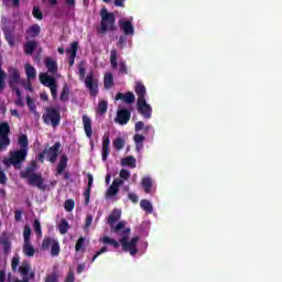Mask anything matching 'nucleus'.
<instances>
[{"instance_id":"56","label":"nucleus","mask_w":282,"mask_h":282,"mask_svg":"<svg viewBox=\"0 0 282 282\" xmlns=\"http://www.w3.org/2000/svg\"><path fill=\"white\" fill-rule=\"evenodd\" d=\"M119 74H129V68L127 67V62H119Z\"/></svg>"},{"instance_id":"31","label":"nucleus","mask_w":282,"mask_h":282,"mask_svg":"<svg viewBox=\"0 0 282 282\" xmlns=\"http://www.w3.org/2000/svg\"><path fill=\"white\" fill-rule=\"evenodd\" d=\"M24 69L28 80H34L36 78V68L34 66L25 64Z\"/></svg>"},{"instance_id":"14","label":"nucleus","mask_w":282,"mask_h":282,"mask_svg":"<svg viewBox=\"0 0 282 282\" xmlns=\"http://www.w3.org/2000/svg\"><path fill=\"white\" fill-rule=\"evenodd\" d=\"M82 120H83L85 134L88 138V140H90L91 137L94 135V130L91 128V118H89V116L87 115H83ZM90 145L94 147V140H90Z\"/></svg>"},{"instance_id":"19","label":"nucleus","mask_w":282,"mask_h":282,"mask_svg":"<svg viewBox=\"0 0 282 282\" xmlns=\"http://www.w3.org/2000/svg\"><path fill=\"white\" fill-rule=\"evenodd\" d=\"M66 54H69L68 65L72 67L76 62V55L78 54V42H73L70 47L66 50Z\"/></svg>"},{"instance_id":"61","label":"nucleus","mask_w":282,"mask_h":282,"mask_svg":"<svg viewBox=\"0 0 282 282\" xmlns=\"http://www.w3.org/2000/svg\"><path fill=\"white\" fill-rule=\"evenodd\" d=\"M11 141H3V139H0V152L6 151L8 147H10Z\"/></svg>"},{"instance_id":"64","label":"nucleus","mask_w":282,"mask_h":282,"mask_svg":"<svg viewBox=\"0 0 282 282\" xmlns=\"http://www.w3.org/2000/svg\"><path fill=\"white\" fill-rule=\"evenodd\" d=\"M142 129H144V122H143V121H138V122H135V124H134V131H135V132L142 131Z\"/></svg>"},{"instance_id":"30","label":"nucleus","mask_w":282,"mask_h":282,"mask_svg":"<svg viewBox=\"0 0 282 282\" xmlns=\"http://www.w3.org/2000/svg\"><path fill=\"white\" fill-rule=\"evenodd\" d=\"M18 144L20 147V151H26V153H28V149L30 147V141L28 140V135L26 134H21L19 137Z\"/></svg>"},{"instance_id":"6","label":"nucleus","mask_w":282,"mask_h":282,"mask_svg":"<svg viewBox=\"0 0 282 282\" xmlns=\"http://www.w3.org/2000/svg\"><path fill=\"white\" fill-rule=\"evenodd\" d=\"M68 162L69 158L67 154H62L56 166V175H63L64 180H72V173L66 171Z\"/></svg>"},{"instance_id":"3","label":"nucleus","mask_w":282,"mask_h":282,"mask_svg":"<svg viewBox=\"0 0 282 282\" xmlns=\"http://www.w3.org/2000/svg\"><path fill=\"white\" fill-rule=\"evenodd\" d=\"M25 158H28V150H17L10 152V156L3 159L2 162L7 167L14 166V169H21L23 162H25Z\"/></svg>"},{"instance_id":"17","label":"nucleus","mask_w":282,"mask_h":282,"mask_svg":"<svg viewBox=\"0 0 282 282\" xmlns=\"http://www.w3.org/2000/svg\"><path fill=\"white\" fill-rule=\"evenodd\" d=\"M119 26L123 30L126 36H133V34H135L133 24L129 20H119Z\"/></svg>"},{"instance_id":"9","label":"nucleus","mask_w":282,"mask_h":282,"mask_svg":"<svg viewBox=\"0 0 282 282\" xmlns=\"http://www.w3.org/2000/svg\"><path fill=\"white\" fill-rule=\"evenodd\" d=\"M61 147L62 145L59 141H57L54 143V145L44 149V153H46L47 162H51V164H54L56 160H58V155L61 153Z\"/></svg>"},{"instance_id":"22","label":"nucleus","mask_w":282,"mask_h":282,"mask_svg":"<svg viewBox=\"0 0 282 282\" xmlns=\"http://www.w3.org/2000/svg\"><path fill=\"white\" fill-rule=\"evenodd\" d=\"M87 177H88V184L84 192L85 206L89 205V202L91 199V187L94 186V175L88 174Z\"/></svg>"},{"instance_id":"51","label":"nucleus","mask_w":282,"mask_h":282,"mask_svg":"<svg viewBox=\"0 0 282 282\" xmlns=\"http://www.w3.org/2000/svg\"><path fill=\"white\" fill-rule=\"evenodd\" d=\"M45 282H58V272L53 271L51 274H47Z\"/></svg>"},{"instance_id":"28","label":"nucleus","mask_w":282,"mask_h":282,"mask_svg":"<svg viewBox=\"0 0 282 282\" xmlns=\"http://www.w3.org/2000/svg\"><path fill=\"white\" fill-rule=\"evenodd\" d=\"M41 34V26L33 24L26 30L25 39H36Z\"/></svg>"},{"instance_id":"55","label":"nucleus","mask_w":282,"mask_h":282,"mask_svg":"<svg viewBox=\"0 0 282 282\" xmlns=\"http://www.w3.org/2000/svg\"><path fill=\"white\" fill-rule=\"evenodd\" d=\"M48 89L51 90L53 100H56V98H58V85L54 84L53 86L48 87Z\"/></svg>"},{"instance_id":"58","label":"nucleus","mask_w":282,"mask_h":282,"mask_svg":"<svg viewBox=\"0 0 282 282\" xmlns=\"http://www.w3.org/2000/svg\"><path fill=\"white\" fill-rule=\"evenodd\" d=\"M108 250L109 249L107 247H102L99 251L95 253V256L91 259V263H94V261H96V259L100 257V254H105V252H108Z\"/></svg>"},{"instance_id":"13","label":"nucleus","mask_w":282,"mask_h":282,"mask_svg":"<svg viewBox=\"0 0 282 282\" xmlns=\"http://www.w3.org/2000/svg\"><path fill=\"white\" fill-rule=\"evenodd\" d=\"M130 120H131V111H129L127 108H122L117 111V117L115 119V122H118V124L124 126Z\"/></svg>"},{"instance_id":"26","label":"nucleus","mask_w":282,"mask_h":282,"mask_svg":"<svg viewBox=\"0 0 282 282\" xmlns=\"http://www.w3.org/2000/svg\"><path fill=\"white\" fill-rule=\"evenodd\" d=\"M10 123L2 122L0 123V139L3 140V142H10Z\"/></svg>"},{"instance_id":"41","label":"nucleus","mask_w":282,"mask_h":282,"mask_svg":"<svg viewBox=\"0 0 282 282\" xmlns=\"http://www.w3.org/2000/svg\"><path fill=\"white\" fill-rule=\"evenodd\" d=\"M58 254H61V243L56 240L51 246V256L58 257Z\"/></svg>"},{"instance_id":"48","label":"nucleus","mask_w":282,"mask_h":282,"mask_svg":"<svg viewBox=\"0 0 282 282\" xmlns=\"http://www.w3.org/2000/svg\"><path fill=\"white\" fill-rule=\"evenodd\" d=\"M33 230L37 237H43V229L41 228V221H39V219L33 221Z\"/></svg>"},{"instance_id":"33","label":"nucleus","mask_w":282,"mask_h":282,"mask_svg":"<svg viewBox=\"0 0 282 282\" xmlns=\"http://www.w3.org/2000/svg\"><path fill=\"white\" fill-rule=\"evenodd\" d=\"M104 87H105V89H111V87H113V74H111V73L105 74Z\"/></svg>"},{"instance_id":"18","label":"nucleus","mask_w":282,"mask_h":282,"mask_svg":"<svg viewBox=\"0 0 282 282\" xmlns=\"http://www.w3.org/2000/svg\"><path fill=\"white\" fill-rule=\"evenodd\" d=\"M115 100H122L126 105H133V102H135V95H133L132 91L126 94L117 93Z\"/></svg>"},{"instance_id":"46","label":"nucleus","mask_w":282,"mask_h":282,"mask_svg":"<svg viewBox=\"0 0 282 282\" xmlns=\"http://www.w3.org/2000/svg\"><path fill=\"white\" fill-rule=\"evenodd\" d=\"M133 140L135 142V149L137 151H140L142 149V142H144V135L142 134H134Z\"/></svg>"},{"instance_id":"44","label":"nucleus","mask_w":282,"mask_h":282,"mask_svg":"<svg viewBox=\"0 0 282 282\" xmlns=\"http://www.w3.org/2000/svg\"><path fill=\"white\" fill-rule=\"evenodd\" d=\"M54 241H56V239L52 237H45L42 241V250H50V246L52 247Z\"/></svg>"},{"instance_id":"4","label":"nucleus","mask_w":282,"mask_h":282,"mask_svg":"<svg viewBox=\"0 0 282 282\" xmlns=\"http://www.w3.org/2000/svg\"><path fill=\"white\" fill-rule=\"evenodd\" d=\"M44 124H51L53 129L61 126V110L55 107H47L42 115Z\"/></svg>"},{"instance_id":"1","label":"nucleus","mask_w":282,"mask_h":282,"mask_svg":"<svg viewBox=\"0 0 282 282\" xmlns=\"http://www.w3.org/2000/svg\"><path fill=\"white\" fill-rule=\"evenodd\" d=\"M130 232H131V228L123 229L119 234L121 236V238L119 239V243L123 252H129L131 257H135V254H138V241H140V237L134 236L129 240Z\"/></svg>"},{"instance_id":"15","label":"nucleus","mask_w":282,"mask_h":282,"mask_svg":"<svg viewBox=\"0 0 282 282\" xmlns=\"http://www.w3.org/2000/svg\"><path fill=\"white\" fill-rule=\"evenodd\" d=\"M36 161H32L30 166H26L24 171L20 172V177L22 180H30L33 175H36Z\"/></svg>"},{"instance_id":"59","label":"nucleus","mask_w":282,"mask_h":282,"mask_svg":"<svg viewBox=\"0 0 282 282\" xmlns=\"http://www.w3.org/2000/svg\"><path fill=\"white\" fill-rule=\"evenodd\" d=\"M85 74H87V69L83 64H79L78 66V76L79 78H85Z\"/></svg>"},{"instance_id":"60","label":"nucleus","mask_w":282,"mask_h":282,"mask_svg":"<svg viewBox=\"0 0 282 282\" xmlns=\"http://www.w3.org/2000/svg\"><path fill=\"white\" fill-rule=\"evenodd\" d=\"M0 184H8V175H6V172H3V170H0Z\"/></svg>"},{"instance_id":"27","label":"nucleus","mask_w":282,"mask_h":282,"mask_svg":"<svg viewBox=\"0 0 282 282\" xmlns=\"http://www.w3.org/2000/svg\"><path fill=\"white\" fill-rule=\"evenodd\" d=\"M36 47H39V42H36L35 40L28 41L23 46L24 54L26 56H32Z\"/></svg>"},{"instance_id":"11","label":"nucleus","mask_w":282,"mask_h":282,"mask_svg":"<svg viewBox=\"0 0 282 282\" xmlns=\"http://www.w3.org/2000/svg\"><path fill=\"white\" fill-rule=\"evenodd\" d=\"M124 184V181L120 178H115L112 181V184L109 186V188L106 192V199H111V197H116L120 191V186Z\"/></svg>"},{"instance_id":"16","label":"nucleus","mask_w":282,"mask_h":282,"mask_svg":"<svg viewBox=\"0 0 282 282\" xmlns=\"http://www.w3.org/2000/svg\"><path fill=\"white\" fill-rule=\"evenodd\" d=\"M0 243L2 245V251L6 254H10L12 251V242L10 241V236H8V232L3 231L0 236Z\"/></svg>"},{"instance_id":"25","label":"nucleus","mask_w":282,"mask_h":282,"mask_svg":"<svg viewBox=\"0 0 282 282\" xmlns=\"http://www.w3.org/2000/svg\"><path fill=\"white\" fill-rule=\"evenodd\" d=\"M44 65L48 74H58V64L52 57H46L44 61Z\"/></svg>"},{"instance_id":"42","label":"nucleus","mask_w":282,"mask_h":282,"mask_svg":"<svg viewBox=\"0 0 282 282\" xmlns=\"http://www.w3.org/2000/svg\"><path fill=\"white\" fill-rule=\"evenodd\" d=\"M23 237L24 243L31 242L30 239L32 238V227H30V225H24Z\"/></svg>"},{"instance_id":"38","label":"nucleus","mask_w":282,"mask_h":282,"mask_svg":"<svg viewBox=\"0 0 282 282\" xmlns=\"http://www.w3.org/2000/svg\"><path fill=\"white\" fill-rule=\"evenodd\" d=\"M1 65H3V61L0 56V91H3L6 89V70L1 68Z\"/></svg>"},{"instance_id":"50","label":"nucleus","mask_w":282,"mask_h":282,"mask_svg":"<svg viewBox=\"0 0 282 282\" xmlns=\"http://www.w3.org/2000/svg\"><path fill=\"white\" fill-rule=\"evenodd\" d=\"M19 263H21V258H19V256H14L11 260V269L13 272H17Z\"/></svg>"},{"instance_id":"35","label":"nucleus","mask_w":282,"mask_h":282,"mask_svg":"<svg viewBox=\"0 0 282 282\" xmlns=\"http://www.w3.org/2000/svg\"><path fill=\"white\" fill-rule=\"evenodd\" d=\"M22 250L25 257H34V246H32V242H24Z\"/></svg>"},{"instance_id":"24","label":"nucleus","mask_w":282,"mask_h":282,"mask_svg":"<svg viewBox=\"0 0 282 282\" xmlns=\"http://www.w3.org/2000/svg\"><path fill=\"white\" fill-rule=\"evenodd\" d=\"M9 73H10L9 87H17V85H19L21 80V74L19 73V69L11 68Z\"/></svg>"},{"instance_id":"37","label":"nucleus","mask_w":282,"mask_h":282,"mask_svg":"<svg viewBox=\"0 0 282 282\" xmlns=\"http://www.w3.org/2000/svg\"><path fill=\"white\" fill-rule=\"evenodd\" d=\"M59 100L61 102H67V100H69V86L67 84H65L62 88Z\"/></svg>"},{"instance_id":"53","label":"nucleus","mask_w":282,"mask_h":282,"mask_svg":"<svg viewBox=\"0 0 282 282\" xmlns=\"http://www.w3.org/2000/svg\"><path fill=\"white\" fill-rule=\"evenodd\" d=\"M4 36H6V41L10 45V47H14L15 39H14V35L12 34V32H6Z\"/></svg>"},{"instance_id":"7","label":"nucleus","mask_w":282,"mask_h":282,"mask_svg":"<svg viewBox=\"0 0 282 282\" xmlns=\"http://www.w3.org/2000/svg\"><path fill=\"white\" fill-rule=\"evenodd\" d=\"M31 270H32V265L30 264V262L23 261L18 269L20 274H22L23 279L22 280L17 279L13 282H30V280H34L35 273L34 271H31Z\"/></svg>"},{"instance_id":"5","label":"nucleus","mask_w":282,"mask_h":282,"mask_svg":"<svg viewBox=\"0 0 282 282\" xmlns=\"http://www.w3.org/2000/svg\"><path fill=\"white\" fill-rule=\"evenodd\" d=\"M120 217H122V212L118 208H115L108 216V224L110 225L111 232H115V235H120L122 230L127 229L124 228V226H127V223L120 221ZM116 223L118 224L115 226L113 224Z\"/></svg>"},{"instance_id":"36","label":"nucleus","mask_w":282,"mask_h":282,"mask_svg":"<svg viewBox=\"0 0 282 282\" xmlns=\"http://www.w3.org/2000/svg\"><path fill=\"white\" fill-rule=\"evenodd\" d=\"M58 231L61 235H67L69 232V223L66 219L59 221Z\"/></svg>"},{"instance_id":"62","label":"nucleus","mask_w":282,"mask_h":282,"mask_svg":"<svg viewBox=\"0 0 282 282\" xmlns=\"http://www.w3.org/2000/svg\"><path fill=\"white\" fill-rule=\"evenodd\" d=\"M94 221V216L93 215H87L86 221H85V228H89Z\"/></svg>"},{"instance_id":"34","label":"nucleus","mask_w":282,"mask_h":282,"mask_svg":"<svg viewBox=\"0 0 282 282\" xmlns=\"http://www.w3.org/2000/svg\"><path fill=\"white\" fill-rule=\"evenodd\" d=\"M110 65L112 69H118V51L116 48L110 51Z\"/></svg>"},{"instance_id":"21","label":"nucleus","mask_w":282,"mask_h":282,"mask_svg":"<svg viewBox=\"0 0 282 282\" xmlns=\"http://www.w3.org/2000/svg\"><path fill=\"white\" fill-rule=\"evenodd\" d=\"M134 91L138 96L137 102H142L147 100V87L144 86V84L138 82L134 86Z\"/></svg>"},{"instance_id":"47","label":"nucleus","mask_w":282,"mask_h":282,"mask_svg":"<svg viewBox=\"0 0 282 282\" xmlns=\"http://www.w3.org/2000/svg\"><path fill=\"white\" fill-rule=\"evenodd\" d=\"M107 109H108L107 100H100L97 107V113H100L102 116L105 115Z\"/></svg>"},{"instance_id":"49","label":"nucleus","mask_w":282,"mask_h":282,"mask_svg":"<svg viewBox=\"0 0 282 282\" xmlns=\"http://www.w3.org/2000/svg\"><path fill=\"white\" fill-rule=\"evenodd\" d=\"M76 206V202H74V199H66L64 203V208L66 210V213H72V210H74Z\"/></svg>"},{"instance_id":"32","label":"nucleus","mask_w":282,"mask_h":282,"mask_svg":"<svg viewBox=\"0 0 282 282\" xmlns=\"http://www.w3.org/2000/svg\"><path fill=\"white\" fill-rule=\"evenodd\" d=\"M100 241L102 243H107L109 246H112V248H115V250H118V248H120V241L118 242V240L110 238L109 236H105L100 239Z\"/></svg>"},{"instance_id":"23","label":"nucleus","mask_w":282,"mask_h":282,"mask_svg":"<svg viewBox=\"0 0 282 282\" xmlns=\"http://www.w3.org/2000/svg\"><path fill=\"white\" fill-rule=\"evenodd\" d=\"M40 83L44 85V87H53L56 85V78L50 76L47 73H40L39 75Z\"/></svg>"},{"instance_id":"8","label":"nucleus","mask_w":282,"mask_h":282,"mask_svg":"<svg viewBox=\"0 0 282 282\" xmlns=\"http://www.w3.org/2000/svg\"><path fill=\"white\" fill-rule=\"evenodd\" d=\"M85 87L89 90L90 96L94 98L98 96V79L94 77V70H90V73L86 76Z\"/></svg>"},{"instance_id":"29","label":"nucleus","mask_w":282,"mask_h":282,"mask_svg":"<svg viewBox=\"0 0 282 282\" xmlns=\"http://www.w3.org/2000/svg\"><path fill=\"white\" fill-rule=\"evenodd\" d=\"M141 186H143L144 193L147 195L151 194V191L153 189V180L151 177L145 176L141 180Z\"/></svg>"},{"instance_id":"39","label":"nucleus","mask_w":282,"mask_h":282,"mask_svg":"<svg viewBox=\"0 0 282 282\" xmlns=\"http://www.w3.org/2000/svg\"><path fill=\"white\" fill-rule=\"evenodd\" d=\"M122 166H130V169H135V158L134 156H126L121 160Z\"/></svg>"},{"instance_id":"20","label":"nucleus","mask_w":282,"mask_h":282,"mask_svg":"<svg viewBox=\"0 0 282 282\" xmlns=\"http://www.w3.org/2000/svg\"><path fill=\"white\" fill-rule=\"evenodd\" d=\"M111 144V139H109V134H105L102 137V145H101V160L102 162H107V158H109V145Z\"/></svg>"},{"instance_id":"10","label":"nucleus","mask_w":282,"mask_h":282,"mask_svg":"<svg viewBox=\"0 0 282 282\" xmlns=\"http://www.w3.org/2000/svg\"><path fill=\"white\" fill-rule=\"evenodd\" d=\"M29 186H35L40 191H45L47 185H45V180L41 175V173L34 174L30 178H28Z\"/></svg>"},{"instance_id":"57","label":"nucleus","mask_w":282,"mask_h":282,"mask_svg":"<svg viewBox=\"0 0 282 282\" xmlns=\"http://www.w3.org/2000/svg\"><path fill=\"white\" fill-rule=\"evenodd\" d=\"M119 176L121 177V180H129V177H131V172H129V170L122 169L119 172Z\"/></svg>"},{"instance_id":"12","label":"nucleus","mask_w":282,"mask_h":282,"mask_svg":"<svg viewBox=\"0 0 282 282\" xmlns=\"http://www.w3.org/2000/svg\"><path fill=\"white\" fill-rule=\"evenodd\" d=\"M137 109L147 120H149L153 113V108H151V105L147 104V100L137 101Z\"/></svg>"},{"instance_id":"2","label":"nucleus","mask_w":282,"mask_h":282,"mask_svg":"<svg viewBox=\"0 0 282 282\" xmlns=\"http://www.w3.org/2000/svg\"><path fill=\"white\" fill-rule=\"evenodd\" d=\"M100 30L99 34H107L109 32H116L118 28L116 26V15L112 12H109L107 8H102L100 11Z\"/></svg>"},{"instance_id":"52","label":"nucleus","mask_w":282,"mask_h":282,"mask_svg":"<svg viewBox=\"0 0 282 282\" xmlns=\"http://www.w3.org/2000/svg\"><path fill=\"white\" fill-rule=\"evenodd\" d=\"M32 14H33L34 19H37V21H43V12L41 11V9L39 7L33 8Z\"/></svg>"},{"instance_id":"40","label":"nucleus","mask_w":282,"mask_h":282,"mask_svg":"<svg viewBox=\"0 0 282 282\" xmlns=\"http://www.w3.org/2000/svg\"><path fill=\"white\" fill-rule=\"evenodd\" d=\"M140 206L142 210H144L145 213H149V214L153 213V205L149 199H142L140 202Z\"/></svg>"},{"instance_id":"43","label":"nucleus","mask_w":282,"mask_h":282,"mask_svg":"<svg viewBox=\"0 0 282 282\" xmlns=\"http://www.w3.org/2000/svg\"><path fill=\"white\" fill-rule=\"evenodd\" d=\"M112 145L113 149H116V151H122V149H124V139L122 138H117L112 141Z\"/></svg>"},{"instance_id":"63","label":"nucleus","mask_w":282,"mask_h":282,"mask_svg":"<svg viewBox=\"0 0 282 282\" xmlns=\"http://www.w3.org/2000/svg\"><path fill=\"white\" fill-rule=\"evenodd\" d=\"M76 281V276L74 275V271H69L68 275L65 279V282H75Z\"/></svg>"},{"instance_id":"45","label":"nucleus","mask_w":282,"mask_h":282,"mask_svg":"<svg viewBox=\"0 0 282 282\" xmlns=\"http://www.w3.org/2000/svg\"><path fill=\"white\" fill-rule=\"evenodd\" d=\"M76 252H85V237H79L75 245Z\"/></svg>"},{"instance_id":"54","label":"nucleus","mask_w":282,"mask_h":282,"mask_svg":"<svg viewBox=\"0 0 282 282\" xmlns=\"http://www.w3.org/2000/svg\"><path fill=\"white\" fill-rule=\"evenodd\" d=\"M26 106L29 107L30 111H32V113L36 111V105H34V100H32L30 95L26 96Z\"/></svg>"}]
</instances>
